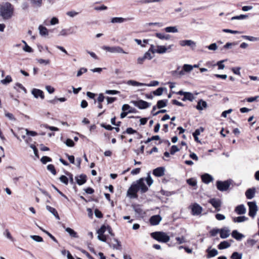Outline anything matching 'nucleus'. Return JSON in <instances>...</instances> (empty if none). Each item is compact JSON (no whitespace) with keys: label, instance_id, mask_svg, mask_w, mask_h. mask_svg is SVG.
<instances>
[{"label":"nucleus","instance_id":"obj_1","mask_svg":"<svg viewBox=\"0 0 259 259\" xmlns=\"http://www.w3.org/2000/svg\"><path fill=\"white\" fill-rule=\"evenodd\" d=\"M14 8L13 5L7 2L0 7V14L5 19L10 18L13 13Z\"/></svg>","mask_w":259,"mask_h":259},{"label":"nucleus","instance_id":"obj_2","mask_svg":"<svg viewBox=\"0 0 259 259\" xmlns=\"http://www.w3.org/2000/svg\"><path fill=\"white\" fill-rule=\"evenodd\" d=\"M151 236L155 240L163 243H166L169 240V236L163 232H154L151 233Z\"/></svg>","mask_w":259,"mask_h":259},{"label":"nucleus","instance_id":"obj_3","mask_svg":"<svg viewBox=\"0 0 259 259\" xmlns=\"http://www.w3.org/2000/svg\"><path fill=\"white\" fill-rule=\"evenodd\" d=\"M232 180L231 179L227 180L226 181H217L216 182V187L217 189L222 192L227 191L230 187Z\"/></svg>","mask_w":259,"mask_h":259},{"label":"nucleus","instance_id":"obj_4","mask_svg":"<svg viewBox=\"0 0 259 259\" xmlns=\"http://www.w3.org/2000/svg\"><path fill=\"white\" fill-rule=\"evenodd\" d=\"M138 191L139 188L134 182L127 191V196L129 197L130 198H138L137 192Z\"/></svg>","mask_w":259,"mask_h":259},{"label":"nucleus","instance_id":"obj_5","mask_svg":"<svg viewBox=\"0 0 259 259\" xmlns=\"http://www.w3.org/2000/svg\"><path fill=\"white\" fill-rule=\"evenodd\" d=\"M102 49L111 53L127 54V52H124L122 48L119 46L109 47L104 46L102 47Z\"/></svg>","mask_w":259,"mask_h":259},{"label":"nucleus","instance_id":"obj_6","mask_svg":"<svg viewBox=\"0 0 259 259\" xmlns=\"http://www.w3.org/2000/svg\"><path fill=\"white\" fill-rule=\"evenodd\" d=\"M130 103L139 109H145L151 106L150 103L141 99L138 101H131Z\"/></svg>","mask_w":259,"mask_h":259},{"label":"nucleus","instance_id":"obj_7","mask_svg":"<svg viewBox=\"0 0 259 259\" xmlns=\"http://www.w3.org/2000/svg\"><path fill=\"white\" fill-rule=\"evenodd\" d=\"M249 207L248 215L252 218H254L257 211V206L255 201H250L247 202Z\"/></svg>","mask_w":259,"mask_h":259},{"label":"nucleus","instance_id":"obj_8","mask_svg":"<svg viewBox=\"0 0 259 259\" xmlns=\"http://www.w3.org/2000/svg\"><path fill=\"white\" fill-rule=\"evenodd\" d=\"M144 181L145 178H142L136 182H134L135 184L139 188V191H140L141 193H146L148 190V188L146 186Z\"/></svg>","mask_w":259,"mask_h":259},{"label":"nucleus","instance_id":"obj_9","mask_svg":"<svg viewBox=\"0 0 259 259\" xmlns=\"http://www.w3.org/2000/svg\"><path fill=\"white\" fill-rule=\"evenodd\" d=\"M202 211V207L197 203L191 206V213L193 215H199Z\"/></svg>","mask_w":259,"mask_h":259},{"label":"nucleus","instance_id":"obj_10","mask_svg":"<svg viewBox=\"0 0 259 259\" xmlns=\"http://www.w3.org/2000/svg\"><path fill=\"white\" fill-rule=\"evenodd\" d=\"M179 44L182 47L189 46L192 50L196 48V43L192 40H182L179 41Z\"/></svg>","mask_w":259,"mask_h":259},{"label":"nucleus","instance_id":"obj_11","mask_svg":"<svg viewBox=\"0 0 259 259\" xmlns=\"http://www.w3.org/2000/svg\"><path fill=\"white\" fill-rule=\"evenodd\" d=\"M208 203H210L214 207L217 211H220V207L221 206V201L219 199L211 198L208 200Z\"/></svg>","mask_w":259,"mask_h":259},{"label":"nucleus","instance_id":"obj_12","mask_svg":"<svg viewBox=\"0 0 259 259\" xmlns=\"http://www.w3.org/2000/svg\"><path fill=\"white\" fill-rule=\"evenodd\" d=\"M161 220V217L159 214H157L152 216L150 218L149 222L151 225L156 226L159 224Z\"/></svg>","mask_w":259,"mask_h":259},{"label":"nucleus","instance_id":"obj_13","mask_svg":"<svg viewBox=\"0 0 259 259\" xmlns=\"http://www.w3.org/2000/svg\"><path fill=\"white\" fill-rule=\"evenodd\" d=\"M31 94L35 98H38V97H40L41 99H44L45 98V95L43 91L39 89H33L31 91Z\"/></svg>","mask_w":259,"mask_h":259},{"label":"nucleus","instance_id":"obj_14","mask_svg":"<svg viewBox=\"0 0 259 259\" xmlns=\"http://www.w3.org/2000/svg\"><path fill=\"white\" fill-rule=\"evenodd\" d=\"M75 179L77 184L79 186L84 184L87 181V176L84 174H81L79 176H76Z\"/></svg>","mask_w":259,"mask_h":259},{"label":"nucleus","instance_id":"obj_15","mask_svg":"<svg viewBox=\"0 0 259 259\" xmlns=\"http://www.w3.org/2000/svg\"><path fill=\"white\" fill-rule=\"evenodd\" d=\"M206 252L207 253L206 255V257L207 258L213 257L218 254V250L215 248L211 249V246L208 247Z\"/></svg>","mask_w":259,"mask_h":259},{"label":"nucleus","instance_id":"obj_16","mask_svg":"<svg viewBox=\"0 0 259 259\" xmlns=\"http://www.w3.org/2000/svg\"><path fill=\"white\" fill-rule=\"evenodd\" d=\"M165 168L164 167H158L153 170V175L157 177H160L164 175Z\"/></svg>","mask_w":259,"mask_h":259},{"label":"nucleus","instance_id":"obj_17","mask_svg":"<svg viewBox=\"0 0 259 259\" xmlns=\"http://www.w3.org/2000/svg\"><path fill=\"white\" fill-rule=\"evenodd\" d=\"M255 191L256 190L254 187L248 189L245 192V196L247 199H252L254 197Z\"/></svg>","mask_w":259,"mask_h":259},{"label":"nucleus","instance_id":"obj_18","mask_svg":"<svg viewBox=\"0 0 259 259\" xmlns=\"http://www.w3.org/2000/svg\"><path fill=\"white\" fill-rule=\"evenodd\" d=\"M231 235L232 237L238 241H240L245 237V236L243 234L240 233L236 230H234L232 232Z\"/></svg>","mask_w":259,"mask_h":259},{"label":"nucleus","instance_id":"obj_19","mask_svg":"<svg viewBox=\"0 0 259 259\" xmlns=\"http://www.w3.org/2000/svg\"><path fill=\"white\" fill-rule=\"evenodd\" d=\"M202 182L205 184H208L213 181V177L208 174H204L201 176Z\"/></svg>","mask_w":259,"mask_h":259},{"label":"nucleus","instance_id":"obj_20","mask_svg":"<svg viewBox=\"0 0 259 259\" xmlns=\"http://www.w3.org/2000/svg\"><path fill=\"white\" fill-rule=\"evenodd\" d=\"M246 208L243 204H240L235 207V211L239 215L244 214L246 213Z\"/></svg>","mask_w":259,"mask_h":259},{"label":"nucleus","instance_id":"obj_21","mask_svg":"<svg viewBox=\"0 0 259 259\" xmlns=\"http://www.w3.org/2000/svg\"><path fill=\"white\" fill-rule=\"evenodd\" d=\"M220 234L221 238L226 239L230 235V230L227 228L220 229Z\"/></svg>","mask_w":259,"mask_h":259},{"label":"nucleus","instance_id":"obj_22","mask_svg":"<svg viewBox=\"0 0 259 259\" xmlns=\"http://www.w3.org/2000/svg\"><path fill=\"white\" fill-rule=\"evenodd\" d=\"M207 106V103L202 99H200L198 101L195 107L198 110H202L204 108H206Z\"/></svg>","mask_w":259,"mask_h":259},{"label":"nucleus","instance_id":"obj_23","mask_svg":"<svg viewBox=\"0 0 259 259\" xmlns=\"http://www.w3.org/2000/svg\"><path fill=\"white\" fill-rule=\"evenodd\" d=\"M194 96L192 93H191V92H186L183 98H182L181 100L183 101H186L187 100H188L189 101L192 102L194 100Z\"/></svg>","mask_w":259,"mask_h":259},{"label":"nucleus","instance_id":"obj_24","mask_svg":"<svg viewBox=\"0 0 259 259\" xmlns=\"http://www.w3.org/2000/svg\"><path fill=\"white\" fill-rule=\"evenodd\" d=\"M46 208L50 212H51L56 218V219H57L58 220H60V217L57 211L56 210V209L55 208L52 207L49 205H47Z\"/></svg>","mask_w":259,"mask_h":259},{"label":"nucleus","instance_id":"obj_25","mask_svg":"<svg viewBox=\"0 0 259 259\" xmlns=\"http://www.w3.org/2000/svg\"><path fill=\"white\" fill-rule=\"evenodd\" d=\"M231 246V244L227 241H222L218 245V248L220 249H224L229 248Z\"/></svg>","mask_w":259,"mask_h":259},{"label":"nucleus","instance_id":"obj_26","mask_svg":"<svg viewBox=\"0 0 259 259\" xmlns=\"http://www.w3.org/2000/svg\"><path fill=\"white\" fill-rule=\"evenodd\" d=\"M167 101L168 100L166 99L159 100L157 101L156 106L158 109H161L163 107H165L167 105Z\"/></svg>","mask_w":259,"mask_h":259},{"label":"nucleus","instance_id":"obj_27","mask_svg":"<svg viewBox=\"0 0 259 259\" xmlns=\"http://www.w3.org/2000/svg\"><path fill=\"white\" fill-rule=\"evenodd\" d=\"M248 220V218L244 215L233 218V221L234 223H242Z\"/></svg>","mask_w":259,"mask_h":259},{"label":"nucleus","instance_id":"obj_28","mask_svg":"<svg viewBox=\"0 0 259 259\" xmlns=\"http://www.w3.org/2000/svg\"><path fill=\"white\" fill-rule=\"evenodd\" d=\"M127 84L133 86H143L145 85L144 83L138 82L134 80H129L126 82Z\"/></svg>","mask_w":259,"mask_h":259},{"label":"nucleus","instance_id":"obj_29","mask_svg":"<svg viewBox=\"0 0 259 259\" xmlns=\"http://www.w3.org/2000/svg\"><path fill=\"white\" fill-rule=\"evenodd\" d=\"M157 108L156 106H154L152 108V109L151 111V113L152 114L153 116H156L157 115L159 114V113H164L166 112V110L165 109H161L160 110H158V111L154 112V111Z\"/></svg>","mask_w":259,"mask_h":259},{"label":"nucleus","instance_id":"obj_30","mask_svg":"<svg viewBox=\"0 0 259 259\" xmlns=\"http://www.w3.org/2000/svg\"><path fill=\"white\" fill-rule=\"evenodd\" d=\"M164 90H166L165 88L160 87L157 89L155 91L152 92V93L155 96H159L162 94Z\"/></svg>","mask_w":259,"mask_h":259},{"label":"nucleus","instance_id":"obj_31","mask_svg":"<svg viewBox=\"0 0 259 259\" xmlns=\"http://www.w3.org/2000/svg\"><path fill=\"white\" fill-rule=\"evenodd\" d=\"M156 53L158 54H163L167 52L166 46H158L156 49Z\"/></svg>","mask_w":259,"mask_h":259},{"label":"nucleus","instance_id":"obj_32","mask_svg":"<svg viewBox=\"0 0 259 259\" xmlns=\"http://www.w3.org/2000/svg\"><path fill=\"white\" fill-rule=\"evenodd\" d=\"M65 231L67 232H68L71 237H74V238L78 237L77 233L75 231H74L73 229H72L71 228H68V227L66 228H65Z\"/></svg>","mask_w":259,"mask_h":259},{"label":"nucleus","instance_id":"obj_33","mask_svg":"<svg viewBox=\"0 0 259 259\" xmlns=\"http://www.w3.org/2000/svg\"><path fill=\"white\" fill-rule=\"evenodd\" d=\"M114 241L115 242V243L113 244L112 247L113 249H116L118 250L121 249V243L116 238L113 239Z\"/></svg>","mask_w":259,"mask_h":259},{"label":"nucleus","instance_id":"obj_34","mask_svg":"<svg viewBox=\"0 0 259 259\" xmlns=\"http://www.w3.org/2000/svg\"><path fill=\"white\" fill-rule=\"evenodd\" d=\"M242 254L236 251L233 252L230 256L231 259H242Z\"/></svg>","mask_w":259,"mask_h":259},{"label":"nucleus","instance_id":"obj_35","mask_svg":"<svg viewBox=\"0 0 259 259\" xmlns=\"http://www.w3.org/2000/svg\"><path fill=\"white\" fill-rule=\"evenodd\" d=\"M125 20V19L122 17H113L111 19V22L112 23H121L123 22Z\"/></svg>","mask_w":259,"mask_h":259},{"label":"nucleus","instance_id":"obj_36","mask_svg":"<svg viewBox=\"0 0 259 259\" xmlns=\"http://www.w3.org/2000/svg\"><path fill=\"white\" fill-rule=\"evenodd\" d=\"M165 32L171 33V32H177L178 29L176 26H169L166 27L165 29Z\"/></svg>","mask_w":259,"mask_h":259},{"label":"nucleus","instance_id":"obj_37","mask_svg":"<svg viewBox=\"0 0 259 259\" xmlns=\"http://www.w3.org/2000/svg\"><path fill=\"white\" fill-rule=\"evenodd\" d=\"M243 37L251 41H259V37H254L251 36L243 35Z\"/></svg>","mask_w":259,"mask_h":259},{"label":"nucleus","instance_id":"obj_38","mask_svg":"<svg viewBox=\"0 0 259 259\" xmlns=\"http://www.w3.org/2000/svg\"><path fill=\"white\" fill-rule=\"evenodd\" d=\"M31 4L37 7H40L42 5V0H30Z\"/></svg>","mask_w":259,"mask_h":259},{"label":"nucleus","instance_id":"obj_39","mask_svg":"<svg viewBox=\"0 0 259 259\" xmlns=\"http://www.w3.org/2000/svg\"><path fill=\"white\" fill-rule=\"evenodd\" d=\"M248 17V16L247 15H244V14H241L239 16H236L234 17H232L231 20H242V19H245Z\"/></svg>","mask_w":259,"mask_h":259},{"label":"nucleus","instance_id":"obj_40","mask_svg":"<svg viewBox=\"0 0 259 259\" xmlns=\"http://www.w3.org/2000/svg\"><path fill=\"white\" fill-rule=\"evenodd\" d=\"M187 183L188 185L192 187L195 186L197 185L196 180L194 178H190L187 179Z\"/></svg>","mask_w":259,"mask_h":259},{"label":"nucleus","instance_id":"obj_41","mask_svg":"<svg viewBox=\"0 0 259 259\" xmlns=\"http://www.w3.org/2000/svg\"><path fill=\"white\" fill-rule=\"evenodd\" d=\"M12 81V77L10 75H7L5 79L1 80V82L4 84H7L10 83Z\"/></svg>","mask_w":259,"mask_h":259},{"label":"nucleus","instance_id":"obj_42","mask_svg":"<svg viewBox=\"0 0 259 259\" xmlns=\"http://www.w3.org/2000/svg\"><path fill=\"white\" fill-rule=\"evenodd\" d=\"M30 238L37 242H41L43 241L42 238L38 235H31Z\"/></svg>","mask_w":259,"mask_h":259},{"label":"nucleus","instance_id":"obj_43","mask_svg":"<svg viewBox=\"0 0 259 259\" xmlns=\"http://www.w3.org/2000/svg\"><path fill=\"white\" fill-rule=\"evenodd\" d=\"M156 36L160 39H167L169 38V35H164L165 33H155Z\"/></svg>","mask_w":259,"mask_h":259},{"label":"nucleus","instance_id":"obj_44","mask_svg":"<svg viewBox=\"0 0 259 259\" xmlns=\"http://www.w3.org/2000/svg\"><path fill=\"white\" fill-rule=\"evenodd\" d=\"M183 68L185 72H189L193 69V66L191 65L184 64L183 66Z\"/></svg>","mask_w":259,"mask_h":259},{"label":"nucleus","instance_id":"obj_45","mask_svg":"<svg viewBox=\"0 0 259 259\" xmlns=\"http://www.w3.org/2000/svg\"><path fill=\"white\" fill-rule=\"evenodd\" d=\"M176 240L178 241L179 244H181L187 242V240L183 236L181 237H177L176 238Z\"/></svg>","mask_w":259,"mask_h":259},{"label":"nucleus","instance_id":"obj_46","mask_svg":"<svg viewBox=\"0 0 259 259\" xmlns=\"http://www.w3.org/2000/svg\"><path fill=\"white\" fill-rule=\"evenodd\" d=\"M47 169L48 170L50 171L52 174L54 175H56V170L55 169V166L53 164H50L47 166Z\"/></svg>","mask_w":259,"mask_h":259},{"label":"nucleus","instance_id":"obj_47","mask_svg":"<svg viewBox=\"0 0 259 259\" xmlns=\"http://www.w3.org/2000/svg\"><path fill=\"white\" fill-rule=\"evenodd\" d=\"M259 98V96H256L254 97H251L245 98L242 102L247 101L248 102H253L257 100V99Z\"/></svg>","mask_w":259,"mask_h":259},{"label":"nucleus","instance_id":"obj_48","mask_svg":"<svg viewBox=\"0 0 259 259\" xmlns=\"http://www.w3.org/2000/svg\"><path fill=\"white\" fill-rule=\"evenodd\" d=\"M180 151V149L176 145H172L170 150V153L171 155H174L177 152Z\"/></svg>","mask_w":259,"mask_h":259},{"label":"nucleus","instance_id":"obj_49","mask_svg":"<svg viewBox=\"0 0 259 259\" xmlns=\"http://www.w3.org/2000/svg\"><path fill=\"white\" fill-rule=\"evenodd\" d=\"M220 229L214 228L209 231L210 236L214 237L216 236L218 233H220Z\"/></svg>","mask_w":259,"mask_h":259},{"label":"nucleus","instance_id":"obj_50","mask_svg":"<svg viewBox=\"0 0 259 259\" xmlns=\"http://www.w3.org/2000/svg\"><path fill=\"white\" fill-rule=\"evenodd\" d=\"M145 180H146V183L149 186H150L153 183V181L150 176V173L148 174V176L147 178L145 179Z\"/></svg>","mask_w":259,"mask_h":259},{"label":"nucleus","instance_id":"obj_51","mask_svg":"<svg viewBox=\"0 0 259 259\" xmlns=\"http://www.w3.org/2000/svg\"><path fill=\"white\" fill-rule=\"evenodd\" d=\"M104 99L105 97L104 96L103 94L101 93L99 95V97L97 100L94 99V104H96L97 102L98 103H102L103 102Z\"/></svg>","mask_w":259,"mask_h":259},{"label":"nucleus","instance_id":"obj_52","mask_svg":"<svg viewBox=\"0 0 259 259\" xmlns=\"http://www.w3.org/2000/svg\"><path fill=\"white\" fill-rule=\"evenodd\" d=\"M59 179L62 183H64L65 185H68L69 180L68 178L66 176L64 175H62L59 178Z\"/></svg>","mask_w":259,"mask_h":259},{"label":"nucleus","instance_id":"obj_53","mask_svg":"<svg viewBox=\"0 0 259 259\" xmlns=\"http://www.w3.org/2000/svg\"><path fill=\"white\" fill-rule=\"evenodd\" d=\"M52 160L51 158L46 156H42L40 159L41 162L43 164H46L48 162H51V161H52Z\"/></svg>","mask_w":259,"mask_h":259},{"label":"nucleus","instance_id":"obj_54","mask_svg":"<svg viewBox=\"0 0 259 259\" xmlns=\"http://www.w3.org/2000/svg\"><path fill=\"white\" fill-rule=\"evenodd\" d=\"M180 68L181 67L180 66H178L176 70L172 71L171 72V74L174 78H178L179 72L180 71Z\"/></svg>","mask_w":259,"mask_h":259},{"label":"nucleus","instance_id":"obj_55","mask_svg":"<svg viewBox=\"0 0 259 259\" xmlns=\"http://www.w3.org/2000/svg\"><path fill=\"white\" fill-rule=\"evenodd\" d=\"M159 84V82L157 80H153L151 81L149 83H145V85L143 86L147 87H155Z\"/></svg>","mask_w":259,"mask_h":259},{"label":"nucleus","instance_id":"obj_56","mask_svg":"<svg viewBox=\"0 0 259 259\" xmlns=\"http://www.w3.org/2000/svg\"><path fill=\"white\" fill-rule=\"evenodd\" d=\"M107 227L104 225H102L101 228L97 231V233L99 235H103L106 230Z\"/></svg>","mask_w":259,"mask_h":259},{"label":"nucleus","instance_id":"obj_57","mask_svg":"<svg viewBox=\"0 0 259 259\" xmlns=\"http://www.w3.org/2000/svg\"><path fill=\"white\" fill-rule=\"evenodd\" d=\"M65 143L68 147H72L74 146V143L71 139H67Z\"/></svg>","mask_w":259,"mask_h":259},{"label":"nucleus","instance_id":"obj_58","mask_svg":"<svg viewBox=\"0 0 259 259\" xmlns=\"http://www.w3.org/2000/svg\"><path fill=\"white\" fill-rule=\"evenodd\" d=\"M123 133H127L128 134H134L135 133H137V132L132 127H128L126 128V131L124 132Z\"/></svg>","mask_w":259,"mask_h":259},{"label":"nucleus","instance_id":"obj_59","mask_svg":"<svg viewBox=\"0 0 259 259\" xmlns=\"http://www.w3.org/2000/svg\"><path fill=\"white\" fill-rule=\"evenodd\" d=\"M66 175L68 176L69 178H68V180H69V182L71 184H74V180H73V175L69 172H66Z\"/></svg>","mask_w":259,"mask_h":259},{"label":"nucleus","instance_id":"obj_60","mask_svg":"<svg viewBox=\"0 0 259 259\" xmlns=\"http://www.w3.org/2000/svg\"><path fill=\"white\" fill-rule=\"evenodd\" d=\"M240 69H241L240 67H237L232 68L231 70L234 74H235L236 75H240Z\"/></svg>","mask_w":259,"mask_h":259},{"label":"nucleus","instance_id":"obj_61","mask_svg":"<svg viewBox=\"0 0 259 259\" xmlns=\"http://www.w3.org/2000/svg\"><path fill=\"white\" fill-rule=\"evenodd\" d=\"M95 215L98 218H102L103 216L102 212L97 208L95 210Z\"/></svg>","mask_w":259,"mask_h":259},{"label":"nucleus","instance_id":"obj_62","mask_svg":"<svg viewBox=\"0 0 259 259\" xmlns=\"http://www.w3.org/2000/svg\"><path fill=\"white\" fill-rule=\"evenodd\" d=\"M30 147L33 149L35 156L36 157H37V158H38L39 157L38 151V150L36 148V146L33 144H31L30 145Z\"/></svg>","mask_w":259,"mask_h":259},{"label":"nucleus","instance_id":"obj_63","mask_svg":"<svg viewBox=\"0 0 259 259\" xmlns=\"http://www.w3.org/2000/svg\"><path fill=\"white\" fill-rule=\"evenodd\" d=\"M49 23L51 25H53L57 24L59 23V19L57 17H54L49 21Z\"/></svg>","mask_w":259,"mask_h":259},{"label":"nucleus","instance_id":"obj_64","mask_svg":"<svg viewBox=\"0 0 259 259\" xmlns=\"http://www.w3.org/2000/svg\"><path fill=\"white\" fill-rule=\"evenodd\" d=\"M4 235L6 236L8 239H10L12 241H13V238L12 237L10 232L8 229H6L5 231L4 232Z\"/></svg>","mask_w":259,"mask_h":259}]
</instances>
